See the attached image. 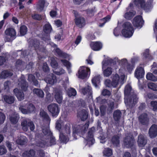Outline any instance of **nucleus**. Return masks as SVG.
I'll use <instances>...</instances> for the list:
<instances>
[{
    "instance_id": "nucleus-1",
    "label": "nucleus",
    "mask_w": 157,
    "mask_h": 157,
    "mask_svg": "<svg viewBox=\"0 0 157 157\" xmlns=\"http://www.w3.org/2000/svg\"><path fill=\"white\" fill-rule=\"evenodd\" d=\"M122 26L124 28L122 30L121 33L123 36L128 38L132 36L134 30L131 24L129 22H125Z\"/></svg>"
},
{
    "instance_id": "nucleus-2",
    "label": "nucleus",
    "mask_w": 157,
    "mask_h": 157,
    "mask_svg": "<svg viewBox=\"0 0 157 157\" xmlns=\"http://www.w3.org/2000/svg\"><path fill=\"white\" fill-rule=\"evenodd\" d=\"M89 122L84 125H75L73 126V135L75 134H81L82 135L86 133L89 126Z\"/></svg>"
},
{
    "instance_id": "nucleus-3",
    "label": "nucleus",
    "mask_w": 157,
    "mask_h": 157,
    "mask_svg": "<svg viewBox=\"0 0 157 157\" xmlns=\"http://www.w3.org/2000/svg\"><path fill=\"white\" fill-rule=\"evenodd\" d=\"M135 143V139L132 134L126 136L123 139V144L126 148H132L134 145Z\"/></svg>"
},
{
    "instance_id": "nucleus-4",
    "label": "nucleus",
    "mask_w": 157,
    "mask_h": 157,
    "mask_svg": "<svg viewBox=\"0 0 157 157\" xmlns=\"http://www.w3.org/2000/svg\"><path fill=\"white\" fill-rule=\"evenodd\" d=\"M48 109L54 117H56L60 112L59 105L56 103H51L48 106Z\"/></svg>"
},
{
    "instance_id": "nucleus-5",
    "label": "nucleus",
    "mask_w": 157,
    "mask_h": 157,
    "mask_svg": "<svg viewBox=\"0 0 157 157\" xmlns=\"http://www.w3.org/2000/svg\"><path fill=\"white\" fill-rule=\"evenodd\" d=\"M119 79V75L116 74L113 76L112 82L110 80H107L105 81V83L106 86L109 87H113L115 88L117 86Z\"/></svg>"
},
{
    "instance_id": "nucleus-6",
    "label": "nucleus",
    "mask_w": 157,
    "mask_h": 157,
    "mask_svg": "<svg viewBox=\"0 0 157 157\" xmlns=\"http://www.w3.org/2000/svg\"><path fill=\"white\" fill-rule=\"evenodd\" d=\"M132 23L134 27L140 29L144 24V21L141 16L138 15L134 17Z\"/></svg>"
},
{
    "instance_id": "nucleus-7",
    "label": "nucleus",
    "mask_w": 157,
    "mask_h": 157,
    "mask_svg": "<svg viewBox=\"0 0 157 157\" xmlns=\"http://www.w3.org/2000/svg\"><path fill=\"white\" fill-rule=\"evenodd\" d=\"M90 72L89 68H86L84 66L80 67L78 72V77L80 78L84 79L87 77L89 72Z\"/></svg>"
},
{
    "instance_id": "nucleus-8",
    "label": "nucleus",
    "mask_w": 157,
    "mask_h": 157,
    "mask_svg": "<svg viewBox=\"0 0 157 157\" xmlns=\"http://www.w3.org/2000/svg\"><path fill=\"white\" fill-rule=\"evenodd\" d=\"M94 131L91 128L90 129L87 133V136L85 138L88 144H93L95 142L94 138Z\"/></svg>"
},
{
    "instance_id": "nucleus-9",
    "label": "nucleus",
    "mask_w": 157,
    "mask_h": 157,
    "mask_svg": "<svg viewBox=\"0 0 157 157\" xmlns=\"http://www.w3.org/2000/svg\"><path fill=\"white\" fill-rule=\"evenodd\" d=\"M90 47L92 49L95 51L100 50L102 48L103 45L100 41H92L90 43Z\"/></svg>"
},
{
    "instance_id": "nucleus-10",
    "label": "nucleus",
    "mask_w": 157,
    "mask_h": 157,
    "mask_svg": "<svg viewBox=\"0 0 157 157\" xmlns=\"http://www.w3.org/2000/svg\"><path fill=\"white\" fill-rule=\"evenodd\" d=\"M89 111L85 109H82L77 113V116L79 117L81 121H85L88 118Z\"/></svg>"
},
{
    "instance_id": "nucleus-11",
    "label": "nucleus",
    "mask_w": 157,
    "mask_h": 157,
    "mask_svg": "<svg viewBox=\"0 0 157 157\" xmlns=\"http://www.w3.org/2000/svg\"><path fill=\"white\" fill-rule=\"evenodd\" d=\"M139 122L143 125H147L149 122V119L146 113H143L138 117Z\"/></svg>"
},
{
    "instance_id": "nucleus-12",
    "label": "nucleus",
    "mask_w": 157,
    "mask_h": 157,
    "mask_svg": "<svg viewBox=\"0 0 157 157\" xmlns=\"http://www.w3.org/2000/svg\"><path fill=\"white\" fill-rule=\"evenodd\" d=\"M134 3L136 6L138 7L140 6L141 8L144 10H147L149 8V5L146 4L144 0H135Z\"/></svg>"
},
{
    "instance_id": "nucleus-13",
    "label": "nucleus",
    "mask_w": 157,
    "mask_h": 157,
    "mask_svg": "<svg viewBox=\"0 0 157 157\" xmlns=\"http://www.w3.org/2000/svg\"><path fill=\"white\" fill-rule=\"evenodd\" d=\"M54 98L56 101L59 104H61L63 100L62 91L60 89L55 90Z\"/></svg>"
},
{
    "instance_id": "nucleus-14",
    "label": "nucleus",
    "mask_w": 157,
    "mask_h": 157,
    "mask_svg": "<svg viewBox=\"0 0 157 157\" xmlns=\"http://www.w3.org/2000/svg\"><path fill=\"white\" fill-rule=\"evenodd\" d=\"M148 134L151 138H155L157 136V125L154 124L149 129Z\"/></svg>"
},
{
    "instance_id": "nucleus-15",
    "label": "nucleus",
    "mask_w": 157,
    "mask_h": 157,
    "mask_svg": "<svg viewBox=\"0 0 157 157\" xmlns=\"http://www.w3.org/2000/svg\"><path fill=\"white\" fill-rule=\"evenodd\" d=\"M144 75V71L142 67L137 68L135 71V76L138 80L143 78Z\"/></svg>"
},
{
    "instance_id": "nucleus-16",
    "label": "nucleus",
    "mask_w": 157,
    "mask_h": 157,
    "mask_svg": "<svg viewBox=\"0 0 157 157\" xmlns=\"http://www.w3.org/2000/svg\"><path fill=\"white\" fill-rule=\"evenodd\" d=\"M74 20L76 25L80 28L82 27L85 25V19L82 17L79 16L78 18H75Z\"/></svg>"
},
{
    "instance_id": "nucleus-17",
    "label": "nucleus",
    "mask_w": 157,
    "mask_h": 157,
    "mask_svg": "<svg viewBox=\"0 0 157 157\" xmlns=\"http://www.w3.org/2000/svg\"><path fill=\"white\" fill-rule=\"evenodd\" d=\"M13 91L14 94L19 101H21L24 99V94L21 90L15 88L14 89Z\"/></svg>"
},
{
    "instance_id": "nucleus-18",
    "label": "nucleus",
    "mask_w": 157,
    "mask_h": 157,
    "mask_svg": "<svg viewBox=\"0 0 157 157\" xmlns=\"http://www.w3.org/2000/svg\"><path fill=\"white\" fill-rule=\"evenodd\" d=\"M46 81L48 83L51 85H53L56 82V77L53 73H51L46 78Z\"/></svg>"
},
{
    "instance_id": "nucleus-19",
    "label": "nucleus",
    "mask_w": 157,
    "mask_h": 157,
    "mask_svg": "<svg viewBox=\"0 0 157 157\" xmlns=\"http://www.w3.org/2000/svg\"><path fill=\"white\" fill-rule=\"evenodd\" d=\"M43 31L46 34V39H48L49 34L52 30V27L50 23H48L45 24L43 27Z\"/></svg>"
},
{
    "instance_id": "nucleus-20",
    "label": "nucleus",
    "mask_w": 157,
    "mask_h": 157,
    "mask_svg": "<svg viewBox=\"0 0 157 157\" xmlns=\"http://www.w3.org/2000/svg\"><path fill=\"white\" fill-rule=\"evenodd\" d=\"M124 14V18L128 20H131L136 14V11L133 10H130L127 11Z\"/></svg>"
},
{
    "instance_id": "nucleus-21",
    "label": "nucleus",
    "mask_w": 157,
    "mask_h": 157,
    "mask_svg": "<svg viewBox=\"0 0 157 157\" xmlns=\"http://www.w3.org/2000/svg\"><path fill=\"white\" fill-rule=\"evenodd\" d=\"M147 141V140L145 139L143 135L140 134L139 135L137 142L139 146L144 147L146 144Z\"/></svg>"
},
{
    "instance_id": "nucleus-22",
    "label": "nucleus",
    "mask_w": 157,
    "mask_h": 157,
    "mask_svg": "<svg viewBox=\"0 0 157 157\" xmlns=\"http://www.w3.org/2000/svg\"><path fill=\"white\" fill-rule=\"evenodd\" d=\"M69 135H65L62 132H60L59 138L61 143L66 144L69 140Z\"/></svg>"
},
{
    "instance_id": "nucleus-23",
    "label": "nucleus",
    "mask_w": 157,
    "mask_h": 157,
    "mask_svg": "<svg viewBox=\"0 0 157 157\" xmlns=\"http://www.w3.org/2000/svg\"><path fill=\"white\" fill-rule=\"evenodd\" d=\"M56 52L59 57L64 59H67L69 57V55L63 52L59 48H56L55 50Z\"/></svg>"
},
{
    "instance_id": "nucleus-24",
    "label": "nucleus",
    "mask_w": 157,
    "mask_h": 157,
    "mask_svg": "<svg viewBox=\"0 0 157 157\" xmlns=\"http://www.w3.org/2000/svg\"><path fill=\"white\" fill-rule=\"evenodd\" d=\"M3 98L5 101L9 104H11L14 103L15 98L14 96L10 95H4Z\"/></svg>"
},
{
    "instance_id": "nucleus-25",
    "label": "nucleus",
    "mask_w": 157,
    "mask_h": 157,
    "mask_svg": "<svg viewBox=\"0 0 157 157\" xmlns=\"http://www.w3.org/2000/svg\"><path fill=\"white\" fill-rule=\"evenodd\" d=\"M20 84L22 90L24 91H26L28 87V84L25 78H21V81L19 83V84Z\"/></svg>"
},
{
    "instance_id": "nucleus-26",
    "label": "nucleus",
    "mask_w": 157,
    "mask_h": 157,
    "mask_svg": "<svg viewBox=\"0 0 157 157\" xmlns=\"http://www.w3.org/2000/svg\"><path fill=\"white\" fill-rule=\"evenodd\" d=\"M36 153L35 150L31 149L29 150L25 151L22 154L24 157H34Z\"/></svg>"
},
{
    "instance_id": "nucleus-27",
    "label": "nucleus",
    "mask_w": 157,
    "mask_h": 157,
    "mask_svg": "<svg viewBox=\"0 0 157 157\" xmlns=\"http://www.w3.org/2000/svg\"><path fill=\"white\" fill-rule=\"evenodd\" d=\"M122 115V113L119 110H115L113 113V118L114 120L119 122Z\"/></svg>"
},
{
    "instance_id": "nucleus-28",
    "label": "nucleus",
    "mask_w": 157,
    "mask_h": 157,
    "mask_svg": "<svg viewBox=\"0 0 157 157\" xmlns=\"http://www.w3.org/2000/svg\"><path fill=\"white\" fill-rule=\"evenodd\" d=\"M120 136L118 134L113 135L111 139V142L112 144L117 147L120 143Z\"/></svg>"
},
{
    "instance_id": "nucleus-29",
    "label": "nucleus",
    "mask_w": 157,
    "mask_h": 157,
    "mask_svg": "<svg viewBox=\"0 0 157 157\" xmlns=\"http://www.w3.org/2000/svg\"><path fill=\"white\" fill-rule=\"evenodd\" d=\"M5 33L6 35L10 36L11 38L15 37L16 35V32L15 30L12 28H9L7 29Z\"/></svg>"
},
{
    "instance_id": "nucleus-30",
    "label": "nucleus",
    "mask_w": 157,
    "mask_h": 157,
    "mask_svg": "<svg viewBox=\"0 0 157 157\" xmlns=\"http://www.w3.org/2000/svg\"><path fill=\"white\" fill-rule=\"evenodd\" d=\"M34 94H36L39 98H43L44 96V93L43 90L38 88H34L33 90Z\"/></svg>"
},
{
    "instance_id": "nucleus-31",
    "label": "nucleus",
    "mask_w": 157,
    "mask_h": 157,
    "mask_svg": "<svg viewBox=\"0 0 157 157\" xmlns=\"http://www.w3.org/2000/svg\"><path fill=\"white\" fill-rule=\"evenodd\" d=\"M28 80L29 82H33L34 85L36 86H37L38 85V81L36 79L35 76L32 74H29L28 77Z\"/></svg>"
},
{
    "instance_id": "nucleus-32",
    "label": "nucleus",
    "mask_w": 157,
    "mask_h": 157,
    "mask_svg": "<svg viewBox=\"0 0 157 157\" xmlns=\"http://www.w3.org/2000/svg\"><path fill=\"white\" fill-rule=\"evenodd\" d=\"M82 92L84 95L88 94L90 95L92 94V88L91 86H87L82 89Z\"/></svg>"
},
{
    "instance_id": "nucleus-33",
    "label": "nucleus",
    "mask_w": 157,
    "mask_h": 157,
    "mask_svg": "<svg viewBox=\"0 0 157 157\" xmlns=\"http://www.w3.org/2000/svg\"><path fill=\"white\" fill-rule=\"evenodd\" d=\"M114 101L112 100H109L107 103L108 106L107 110L109 113H111L114 108Z\"/></svg>"
},
{
    "instance_id": "nucleus-34",
    "label": "nucleus",
    "mask_w": 157,
    "mask_h": 157,
    "mask_svg": "<svg viewBox=\"0 0 157 157\" xmlns=\"http://www.w3.org/2000/svg\"><path fill=\"white\" fill-rule=\"evenodd\" d=\"M93 85L96 87H98V84L100 83V77L99 75L95 76L92 80Z\"/></svg>"
},
{
    "instance_id": "nucleus-35",
    "label": "nucleus",
    "mask_w": 157,
    "mask_h": 157,
    "mask_svg": "<svg viewBox=\"0 0 157 157\" xmlns=\"http://www.w3.org/2000/svg\"><path fill=\"white\" fill-rule=\"evenodd\" d=\"M28 31V28L27 26L25 25L21 26L20 29V33L21 36H24L27 33Z\"/></svg>"
},
{
    "instance_id": "nucleus-36",
    "label": "nucleus",
    "mask_w": 157,
    "mask_h": 157,
    "mask_svg": "<svg viewBox=\"0 0 157 157\" xmlns=\"http://www.w3.org/2000/svg\"><path fill=\"white\" fill-rule=\"evenodd\" d=\"M13 75L12 73L7 70H4L1 73L0 77L3 78H6L9 76H11Z\"/></svg>"
},
{
    "instance_id": "nucleus-37",
    "label": "nucleus",
    "mask_w": 157,
    "mask_h": 157,
    "mask_svg": "<svg viewBox=\"0 0 157 157\" xmlns=\"http://www.w3.org/2000/svg\"><path fill=\"white\" fill-rule=\"evenodd\" d=\"M113 72V69L111 67H107L103 71V75L105 77L109 76Z\"/></svg>"
},
{
    "instance_id": "nucleus-38",
    "label": "nucleus",
    "mask_w": 157,
    "mask_h": 157,
    "mask_svg": "<svg viewBox=\"0 0 157 157\" xmlns=\"http://www.w3.org/2000/svg\"><path fill=\"white\" fill-rule=\"evenodd\" d=\"M27 141V138L25 136H21L20 138L18 139L17 141L18 144L23 145L25 144Z\"/></svg>"
},
{
    "instance_id": "nucleus-39",
    "label": "nucleus",
    "mask_w": 157,
    "mask_h": 157,
    "mask_svg": "<svg viewBox=\"0 0 157 157\" xmlns=\"http://www.w3.org/2000/svg\"><path fill=\"white\" fill-rule=\"evenodd\" d=\"M77 94L76 91L75 89L70 88L67 91V94L69 97L75 96Z\"/></svg>"
},
{
    "instance_id": "nucleus-40",
    "label": "nucleus",
    "mask_w": 157,
    "mask_h": 157,
    "mask_svg": "<svg viewBox=\"0 0 157 157\" xmlns=\"http://www.w3.org/2000/svg\"><path fill=\"white\" fill-rule=\"evenodd\" d=\"M103 153L104 155L107 157L110 156L113 154L112 149L109 148H105Z\"/></svg>"
},
{
    "instance_id": "nucleus-41",
    "label": "nucleus",
    "mask_w": 157,
    "mask_h": 157,
    "mask_svg": "<svg viewBox=\"0 0 157 157\" xmlns=\"http://www.w3.org/2000/svg\"><path fill=\"white\" fill-rule=\"evenodd\" d=\"M146 77V78L148 80L154 81H156L157 80V78L150 72L148 73Z\"/></svg>"
},
{
    "instance_id": "nucleus-42",
    "label": "nucleus",
    "mask_w": 157,
    "mask_h": 157,
    "mask_svg": "<svg viewBox=\"0 0 157 157\" xmlns=\"http://www.w3.org/2000/svg\"><path fill=\"white\" fill-rule=\"evenodd\" d=\"M51 65L52 67L55 69L58 68L59 65L58 62L53 57H52L51 59Z\"/></svg>"
},
{
    "instance_id": "nucleus-43",
    "label": "nucleus",
    "mask_w": 157,
    "mask_h": 157,
    "mask_svg": "<svg viewBox=\"0 0 157 157\" xmlns=\"http://www.w3.org/2000/svg\"><path fill=\"white\" fill-rule=\"evenodd\" d=\"M19 117L17 115H13L10 117V120L12 124H15L18 121Z\"/></svg>"
},
{
    "instance_id": "nucleus-44",
    "label": "nucleus",
    "mask_w": 157,
    "mask_h": 157,
    "mask_svg": "<svg viewBox=\"0 0 157 157\" xmlns=\"http://www.w3.org/2000/svg\"><path fill=\"white\" fill-rule=\"evenodd\" d=\"M111 17L110 15H108L106 17L101 20V21L103 22L102 23H100L99 26L102 27L103 26L106 22L109 21Z\"/></svg>"
},
{
    "instance_id": "nucleus-45",
    "label": "nucleus",
    "mask_w": 157,
    "mask_h": 157,
    "mask_svg": "<svg viewBox=\"0 0 157 157\" xmlns=\"http://www.w3.org/2000/svg\"><path fill=\"white\" fill-rule=\"evenodd\" d=\"M40 116L43 118L47 121H50V118L47 113L44 111L40 112Z\"/></svg>"
},
{
    "instance_id": "nucleus-46",
    "label": "nucleus",
    "mask_w": 157,
    "mask_h": 157,
    "mask_svg": "<svg viewBox=\"0 0 157 157\" xmlns=\"http://www.w3.org/2000/svg\"><path fill=\"white\" fill-rule=\"evenodd\" d=\"M40 116L43 118L47 121H50V118L47 113L44 111L40 112Z\"/></svg>"
},
{
    "instance_id": "nucleus-47",
    "label": "nucleus",
    "mask_w": 157,
    "mask_h": 157,
    "mask_svg": "<svg viewBox=\"0 0 157 157\" xmlns=\"http://www.w3.org/2000/svg\"><path fill=\"white\" fill-rule=\"evenodd\" d=\"M60 61L63 65L65 66L67 69H69L71 67V63L65 59H62Z\"/></svg>"
},
{
    "instance_id": "nucleus-48",
    "label": "nucleus",
    "mask_w": 157,
    "mask_h": 157,
    "mask_svg": "<svg viewBox=\"0 0 157 157\" xmlns=\"http://www.w3.org/2000/svg\"><path fill=\"white\" fill-rule=\"evenodd\" d=\"M71 124L69 123H67L64 127V131L67 134L69 135L70 136L71 133Z\"/></svg>"
},
{
    "instance_id": "nucleus-49",
    "label": "nucleus",
    "mask_w": 157,
    "mask_h": 157,
    "mask_svg": "<svg viewBox=\"0 0 157 157\" xmlns=\"http://www.w3.org/2000/svg\"><path fill=\"white\" fill-rule=\"evenodd\" d=\"M35 108L34 105L32 103H29L27 105V109L29 113H30L34 111Z\"/></svg>"
},
{
    "instance_id": "nucleus-50",
    "label": "nucleus",
    "mask_w": 157,
    "mask_h": 157,
    "mask_svg": "<svg viewBox=\"0 0 157 157\" xmlns=\"http://www.w3.org/2000/svg\"><path fill=\"white\" fill-rule=\"evenodd\" d=\"M45 4V0H40L38 2V8L40 11H42L44 9Z\"/></svg>"
},
{
    "instance_id": "nucleus-51",
    "label": "nucleus",
    "mask_w": 157,
    "mask_h": 157,
    "mask_svg": "<svg viewBox=\"0 0 157 157\" xmlns=\"http://www.w3.org/2000/svg\"><path fill=\"white\" fill-rule=\"evenodd\" d=\"M42 132L45 135L51 136L52 135V132L50 130L49 128L45 127L42 129Z\"/></svg>"
},
{
    "instance_id": "nucleus-52",
    "label": "nucleus",
    "mask_w": 157,
    "mask_h": 157,
    "mask_svg": "<svg viewBox=\"0 0 157 157\" xmlns=\"http://www.w3.org/2000/svg\"><path fill=\"white\" fill-rule=\"evenodd\" d=\"M135 67V63L133 62L132 63V64H131L129 63H128L126 66L127 69L129 73H131Z\"/></svg>"
},
{
    "instance_id": "nucleus-53",
    "label": "nucleus",
    "mask_w": 157,
    "mask_h": 157,
    "mask_svg": "<svg viewBox=\"0 0 157 157\" xmlns=\"http://www.w3.org/2000/svg\"><path fill=\"white\" fill-rule=\"evenodd\" d=\"M32 17L33 19L38 21H41L42 19V15L37 13H34L32 14Z\"/></svg>"
},
{
    "instance_id": "nucleus-54",
    "label": "nucleus",
    "mask_w": 157,
    "mask_h": 157,
    "mask_svg": "<svg viewBox=\"0 0 157 157\" xmlns=\"http://www.w3.org/2000/svg\"><path fill=\"white\" fill-rule=\"evenodd\" d=\"M33 45L35 48V50H37L39 49L40 46V42L39 40H33Z\"/></svg>"
},
{
    "instance_id": "nucleus-55",
    "label": "nucleus",
    "mask_w": 157,
    "mask_h": 157,
    "mask_svg": "<svg viewBox=\"0 0 157 157\" xmlns=\"http://www.w3.org/2000/svg\"><path fill=\"white\" fill-rule=\"evenodd\" d=\"M132 89L131 87L129 85H127L124 88V93L126 95H129L130 94V92Z\"/></svg>"
},
{
    "instance_id": "nucleus-56",
    "label": "nucleus",
    "mask_w": 157,
    "mask_h": 157,
    "mask_svg": "<svg viewBox=\"0 0 157 157\" xmlns=\"http://www.w3.org/2000/svg\"><path fill=\"white\" fill-rule=\"evenodd\" d=\"M148 87L149 88L154 91L157 90V87L156 85L153 83H150L148 84Z\"/></svg>"
},
{
    "instance_id": "nucleus-57",
    "label": "nucleus",
    "mask_w": 157,
    "mask_h": 157,
    "mask_svg": "<svg viewBox=\"0 0 157 157\" xmlns=\"http://www.w3.org/2000/svg\"><path fill=\"white\" fill-rule=\"evenodd\" d=\"M37 154L39 157H44L45 156L44 151L41 149L37 150Z\"/></svg>"
},
{
    "instance_id": "nucleus-58",
    "label": "nucleus",
    "mask_w": 157,
    "mask_h": 157,
    "mask_svg": "<svg viewBox=\"0 0 157 157\" xmlns=\"http://www.w3.org/2000/svg\"><path fill=\"white\" fill-rule=\"evenodd\" d=\"M29 128L30 130L33 131L35 129V127L32 121L28 122L27 129Z\"/></svg>"
},
{
    "instance_id": "nucleus-59",
    "label": "nucleus",
    "mask_w": 157,
    "mask_h": 157,
    "mask_svg": "<svg viewBox=\"0 0 157 157\" xmlns=\"http://www.w3.org/2000/svg\"><path fill=\"white\" fill-rule=\"evenodd\" d=\"M21 126L22 127V128L23 130L25 131H28L27 125L28 123L26 121H24L21 123Z\"/></svg>"
},
{
    "instance_id": "nucleus-60",
    "label": "nucleus",
    "mask_w": 157,
    "mask_h": 157,
    "mask_svg": "<svg viewBox=\"0 0 157 157\" xmlns=\"http://www.w3.org/2000/svg\"><path fill=\"white\" fill-rule=\"evenodd\" d=\"M6 120V116L5 115L0 112V124H2Z\"/></svg>"
},
{
    "instance_id": "nucleus-61",
    "label": "nucleus",
    "mask_w": 157,
    "mask_h": 157,
    "mask_svg": "<svg viewBox=\"0 0 157 157\" xmlns=\"http://www.w3.org/2000/svg\"><path fill=\"white\" fill-rule=\"evenodd\" d=\"M101 94L104 96H109L111 94L110 91L107 89H104L101 92Z\"/></svg>"
},
{
    "instance_id": "nucleus-62",
    "label": "nucleus",
    "mask_w": 157,
    "mask_h": 157,
    "mask_svg": "<svg viewBox=\"0 0 157 157\" xmlns=\"http://www.w3.org/2000/svg\"><path fill=\"white\" fill-rule=\"evenodd\" d=\"M43 71L45 72H47L49 71L50 69L48 65L46 63H44L42 67Z\"/></svg>"
},
{
    "instance_id": "nucleus-63",
    "label": "nucleus",
    "mask_w": 157,
    "mask_h": 157,
    "mask_svg": "<svg viewBox=\"0 0 157 157\" xmlns=\"http://www.w3.org/2000/svg\"><path fill=\"white\" fill-rule=\"evenodd\" d=\"M151 105L153 108V110L155 111L157 109V101H152L151 102Z\"/></svg>"
},
{
    "instance_id": "nucleus-64",
    "label": "nucleus",
    "mask_w": 157,
    "mask_h": 157,
    "mask_svg": "<svg viewBox=\"0 0 157 157\" xmlns=\"http://www.w3.org/2000/svg\"><path fill=\"white\" fill-rule=\"evenodd\" d=\"M50 136L49 142L51 144V145H53L56 144V141L55 137L52 135Z\"/></svg>"
}]
</instances>
